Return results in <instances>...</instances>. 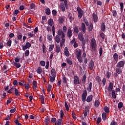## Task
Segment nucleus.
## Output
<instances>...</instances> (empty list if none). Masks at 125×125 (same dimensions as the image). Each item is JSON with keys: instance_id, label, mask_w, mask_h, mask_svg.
<instances>
[{"instance_id": "09e8293b", "label": "nucleus", "mask_w": 125, "mask_h": 125, "mask_svg": "<svg viewBox=\"0 0 125 125\" xmlns=\"http://www.w3.org/2000/svg\"><path fill=\"white\" fill-rule=\"evenodd\" d=\"M103 54V48L100 47L99 48V54H100V57L102 56V54Z\"/></svg>"}, {"instance_id": "473e14b6", "label": "nucleus", "mask_w": 125, "mask_h": 125, "mask_svg": "<svg viewBox=\"0 0 125 125\" xmlns=\"http://www.w3.org/2000/svg\"><path fill=\"white\" fill-rule=\"evenodd\" d=\"M99 105H100V103L99 102V101H95L94 106L96 107V108H98V107H99Z\"/></svg>"}, {"instance_id": "72a5a7b5", "label": "nucleus", "mask_w": 125, "mask_h": 125, "mask_svg": "<svg viewBox=\"0 0 125 125\" xmlns=\"http://www.w3.org/2000/svg\"><path fill=\"white\" fill-rule=\"evenodd\" d=\"M15 94L16 96H19L20 95V91L16 88H15Z\"/></svg>"}, {"instance_id": "79ce46f5", "label": "nucleus", "mask_w": 125, "mask_h": 125, "mask_svg": "<svg viewBox=\"0 0 125 125\" xmlns=\"http://www.w3.org/2000/svg\"><path fill=\"white\" fill-rule=\"evenodd\" d=\"M112 96L113 99H116L117 96H116V93L114 90H112Z\"/></svg>"}, {"instance_id": "49530a36", "label": "nucleus", "mask_w": 125, "mask_h": 125, "mask_svg": "<svg viewBox=\"0 0 125 125\" xmlns=\"http://www.w3.org/2000/svg\"><path fill=\"white\" fill-rule=\"evenodd\" d=\"M15 90V88L12 87L10 90L8 91V93H13Z\"/></svg>"}, {"instance_id": "6e6d98bb", "label": "nucleus", "mask_w": 125, "mask_h": 125, "mask_svg": "<svg viewBox=\"0 0 125 125\" xmlns=\"http://www.w3.org/2000/svg\"><path fill=\"white\" fill-rule=\"evenodd\" d=\"M101 121H102L101 117H98V119H97V123L98 125H99V124L101 123Z\"/></svg>"}, {"instance_id": "39448f33", "label": "nucleus", "mask_w": 125, "mask_h": 125, "mask_svg": "<svg viewBox=\"0 0 125 125\" xmlns=\"http://www.w3.org/2000/svg\"><path fill=\"white\" fill-rule=\"evenodd\" d=\"M31 46H32L31 43L29 42H27L25 43V45H22V50H23V51H25V50H26V49H28V48H30Z\"/></svg>"}, {"instance_id": "37998d69", "label": "nucleus", "mask_w": 125, "mask_h": 125, "mask_svg": "<svg viewBox=\"0 0 125 125\" xmlns=\"http://www.w3.org/2000/svg\"><path fill=\"white\" fill-rule=\"evenodd\" d=\"M45 14L46 15H50V9L47 8L45 9Z\"/></svg>"}, {"instance_id": "774afa93", "label": "nucleus", "mask_w": 125, "mask_h": 125, "mask_svg": "<svg viewBox=\"0 0 125 125\" xmlns=\"http://www.w3.org/2000/svg\"><path fill=\"white\" fill-rule=\"evenodd\" d=\"M118 125V123L116 122V121H112L110 123V125Z\"/></svg>"}, {"instance_id": "7c9ffc66", "label": "nucleus", "mask_w": 125, "mask_h": 125, "mask_svg": "<svg viewBox=\"0 0 125 125\" xmlns=\"http://www.w3.org/2000/svg\"><path fill=\"white\" fill-rule=\"evenodd\" d=\"M48 24L51 27H52V25H53V20L52 19H50L48 21Z\"/></svg>"}, {"instance_id": "aec40b11", "label": "nucleus", "mask_w": 125, "mask_h": 125, "mask_svg": "<svg viewBox=\"0 0 125 125\" xmlns=\"http://www.w3.org/2000/svg\"><path fill=\"white\" fill-rule=\"evenodd\" d=\"M60 7L62 11V12H65V10H66V9L65 8V4H64V3L61 2L60 3Z\"/></svg>"}, {"instance_id": "9b49d317", "label": "nucleus", "mask_w": 125, "mask_h": 125, "mask_svg": "<svg viewBox=\"0 0 125 125\" xmlns=\"http://www.w3.org/2000/svg\"><path fill=\"white\" fill-rule=\"evenodd\" d=\"M32 84H33V90L34 91H36V90H37V87H38V82H37V81H33V83H32Z\"/></svg>"}, {"instance_id": "4d7b16f0", "label": "nucleus", "mask_w": 125, "mask_h": 125, "mask_svg": "<svg viewBox=\"0 0 125 125\" xmlns=\"http://www.w3.org/2000/svg\"><path fill=\"white\" fill-rule=\"evenodd\" d=\"M40 65L42 67H44L45 66V62L44 61H41L40 62Z\"/></svg>"}, {"instance_id": "338daca9", "label": "nucleus", "mask_w": 125, "mask_h": 125, "mask_svg": "<svg viewBox=\"0 0 125 125\" xmlns=\"http://www.w3.org/2000/svg\"><path fill=\"white\" fill-rule=\"evenodd\" d=\"M100 37L103 39V40L105 39V34L103 32L101 33Z\"/></svg>"}, {"instance_id": "bf43d9fd", "label": "nucleus", "mask_w": 125, "mask_h": 125, "mask_svg": "<svg viewBox=\"0 0 125 125\" xmlns=\"http://www.w3.org/2000/svg\"><path fill=\"white\" fill-rule=\"evenodd\" d=\"M62 83H68L67 82V78L65 76L62 78Z\"/></svg>"}, {"instance_id": "a878e982", "label": "nucleus", "mask_w": 125, "mask_h": 125, "mask_svg": "<svg viewBox=\"0 0 125 125\" xmlns=\"http://www.w3.org/2000/svg\"><path fill=\"white\" fill-rule=\"evenodd\" d=\"M45 124L46 125H49V123L50 122V118H49V117H48V116H47L45 118Z\"/></svg>"}, {"instance_id": "5701e85b", "label": "nucleus", "mask_w": 125, "mask_h": 125, "mask_svg": "<svg viewBox=\"0 0 125 125\" xmlns=\"http://www.w3.org/2000/svg\"><path fill=\"white\" fill-rule=\"evenodd\" d=\"M81 28L83 33H85V32H86V27H85V24H84V23H82Z\"/></svg>"}, {"instance_id": "2f4dec72", "label": "nucleus", "mask_w": 125, "mask_h": 125, "mask_svg": "<svg viewBox=\"0 0 125 125\" xmlns=\"http://www.w3.org/2000/svg\"><path fill=\"white\" fill-rule=\"evenodd\" d=\"M36 72H37V74H42V67H38L37 68Z\"/></svg>"}, {"instance_id": "e433bc0d", "label": "nucleus", "mask_w": 125, "mask_h": 125, "mask_svg": "<svg viewBox=\"0 0 125 125\" xmlns=\"http://www.w3.org/2000/svg\"><path fill=\"white\" fill-rule=\"evenodd\" d=\"M102 119L103 121H106V119H107V114H106V113L104 112L102 114Z\"/></svg>"}, {"instance_id": "c9c22d12", "label": "nucleus", "mask_w": 125, "mask_h": 125, "mask_svg": "<svg viewBox=\"0 0 125 125\" xmlns=\"http://www.w3.org/2000/svg\"><path fill=\"white\" fill-rule=\"evenodd\" d=\"M104 111L105 113H106V114H109V113H110V109L108 106H104Z\"/></svg>"}, {"instance_id": "0e129e2a", "label": "nucleus", "mask_w": 125, "mask_h": 125, "mask_svg": "<svg viewBox=\"0 0 125 125\" xmlns=\"http://www.w3.org/2000/svg\"><path fill=\"white\" fill-rule=\"evenodd\" d=\"M59 21L60 24H63V22H64V19L63 18H59Z\"/></svg>"}, {"instance_id": "a211bd4d", "label": "nucleus", "mask_w": 125, "mask_h": 125, "mask_svg": "<svg viewBox=\"0 0 125 125\" xmlns=\"http://www.w3.org/2000/svg\"><path fill=\"white\" fill-rule=\"evenodd\" d=\"M113 87H114V84L112 83H110L109 86L107 87V90H108V91H112Z\"/></svg>"}, {"instance_id": "bb28decb", "label": "nucleus", "mask_w": 125, "mask_h": 125, "mask_svg": "<svg viewBox=\"0 0 125 125\" xmlns=\"http://www.w3.org/2000/svg\"><path fill=\"white\" fill-rule=\"evenodd\" d=\"M51 73L52 76L56 77V71L55 70V69L52 68L51 70Z\"/></svg>"}, {"instance_id": "f257e3e1", "label": "nucleus", "mask_w": 125, "mask_h": 125, "mask_svg": "<svg viewBox=\"0 0 125 125\" xmlns=\"http://www.w3.org/2000/svg\"><path fill=\"white\" fill-rule=\"evenodd\" d=\"M91 47L93 51H97V45L96 44V40L95 39L93 38L91 40Z\"/></svg>"}, {"instance_id": "412c9836", "label": "nucleus", "mask_w": 125, "mask_h": 125, "mask_svg": "<svg viewBox=\"0 0 125 125\" xmlns=\"http://www.w3.org/2000/svg\"><path fill=\"white\" fill-rule=\"evenodd\" d=\"M92 88V83L90 82L88 84V86L87 87V90L88 91V92H91Z\"/></svg>"}, {"instance_id": "052dcab7", "label": "nucleus", "mask_w": 125, "mask_h": 125, "mask_svg": "<svg viewBox=\"0 0 125 125\" xmlns=\"http://www.w3.org/2000/svg\"><path fill=\"white\" fill-rule=\"evenodd\" d=\"M88 29L89 30V31H92V30L93 29V24H92V23L90 24Z\"/></svg>"}, {"instance_id": "f704fd0d", "label": "nucleus", "mask_w": 125, "mask_h": 125, "mask_svg": "<svg viewBox=\"0 0 125 125\" xmlns=\"http://www.w3.org/2000/svg\"><path fill=\"white\" fill-rule=\"evenodd\" d=\"M64 4L66 9H69V5H68V1L67 0H64Z\"/></svg>"}, {"instance_id": "c85d7f7f", "label": "nucleus", "mask_w": 125, "mask_h": 125, "mask_svg": "<svg viewBox=\"0 0 125 125\" xmlns=\"http://www.w3.org/2000/svg\"><path fill=\"white\" fill-rule=\"evenodd\" d=\"M40 99H41V101L42 103V104H44V97L43 95H39Z\"/></svg>"}, {"instance_id": "9d476101", "label": "nucleus", "mask_w": 125, "mask_h": 125, "mask_svg": "<svg viewBox=\"0 0 125 125\" xmlns=\"http://www.w3.org/2000/svg\"><path fill=\"white\" fill-rule=\"evenodd\" d=\"M73 35V32L72 31V29H71V28L69 27L67 33V36L68 38H72V35Z\"/></svg>"}, {"instance_id": "f03ea898", "label": "nucleus", "mask_w": 125, "mask_h": 125, "mask_svg": "<svg viewBox=\"0 0 125 125\" xmlns=\"http://www.w3.org/2000/svg\"><path fill=\"white\" fill-rule=\"evenodd\" d=\"M60 115H61V119H58L56 122L57 125H62V119H63V117H64V112L62 110H61Z\"/></svg>"}, {"instance_id": "7ed1b4c3", "label": "nucleus", "mask_w": 125, "mask_h": 125, "mask_svg": "<svg viewBox=\"0 0 125 125\" xmlns=\"http://www.w3.org/2000/svg\"><path fill=\"white\" fill-rule=\"evenodd\" d=\"M86 96H87V91L86 90H84L83 91V93L81 96L82 101L83 102H85V101H86Z\"/></svg>"}, {"instance_id": "4468645a", "label": "nucleus", "mask_w": 125, "mask_h": 125, "mask_svg": "<svg viewBox=\"0 0 125 125\" xmlns=\"http://www.w3.org/2000/svg\"><path fill=\"white\" fill-rule=\"evenodd\" d=\"M92 99H93V96L92 95H90L87 97L86 101L88 103H89L92 101Z\"/></svg>"}, {"instance_id": "ddd939ff", "label": "nucleus", "mask_w": 125, "mask_h": 125, "mask_svg": "<svg viewBox=\"0 0 125 125\" xmlns=\"http://www.w3.org/2000/svg\"><path fill=\"white\" fill-rule=\"evenodd\" d=\"M112 75V73H111V72L107 71L105 74H104V76L106 78V79H107L108 80H109L110 78H111V76Z\"/></svg>"}, {"instance_id": "603ef678", "label": "nucleus", "mask_w": 125, "mask_h": 125, "mask_svg": "<svg viewBox=\"0 0 125 125\" xmlns=\"http://www.w3.org/2000/svg\"><path fill=\"white\" fill-rule=\"evenodd\" d=\"M52 87V86H51V85L50 84H48V86H47L48 92H50V91H51V87Z\"/></svg>"}, {"instance_id": "4be33fe9", "label": "nucleus", "mask_w": 125, "mask_h": 125, "mask_svg": "<svg viewBox=\"0 0 125 125\" xmlns=\"http://www.w3.org/2000/svg\"><path fill=\"white\" fill-rule=\"evenodd\" d=\"M76 55L77 57H80V56H82V51L81 50V49H79L78 50V49H76Z\"/></svg>"}, {"instance_id": "5fc2aeb1", "label": "nucleus", "mask_w": 125, "mask_h": 125, "mask_svg": "<svg viewBox=\"0 0 125 125\" xmlns=\"http://www.w3.org/2000/svg\"><path fill=\"white\" fill-rule=\"evenodd\" d=\"M77 59L80 63H83V58H82V56L77 57Z\"/></svg>"}, {"instance_id": "423d86ee", "label": "nucleus", "mask_w": 125, "mask_h": 125, "mask_svg": "<svg viewBox=\"0 0 125 125\" xmlns=\"http://www.w3.org/2000/svg\"><path fill=\"white\" fill-rule=\"evenodd\" d=\"M73 83L75 85L77 84H81V81H80V78L78 76H74V80L73 81Z\"/></svg>"}, {"instance_id": "20e7f679", "label": "nucleus", "mask_w": 125, "mask_h": 125, "mask_svg": "<svg viewBox=\"0 0 125 125\" xmlns=\"http://www.w3.org/2000/svg\"><path fill=\"white\" fill-rule=\"evenodd\" d=\"M77 10L78 13V17L79 19H81V18L83 17V11L82 8H81V7L79 6L77 8Z\"/></svg>"}, {"instance_id": "2eb2a0df", "label": "nucleus", "mask_w": 125, "mask_h": 125, "mask_svg": "<svg viewBox=\"0 0 125 125\" xmlns=\"http://www.w3.org/2000/svg\"><path fill=\"white\" fill-rule=\"evenodd\" d=\"M113 59L114 61H115L116 63H118V61H119V55L117 53H115L113 55Z\"/></svg>"}, {"instance_id": "680f3d73", "label": "nucleus", "mask_w": 125, "mask_h": 125, "mask_svg": "<svg viewBox=\"0 0 125 125\" xmlns=\"http://www.w3.org/2000/svg\"><path fill=\"white\" fill-rule=\"evenodd\" d=\"M64 33V32H63V31H62V29H60L58 32V35L59 36H61L62 34H63Z\"/></svg>"}, {"instance_id": "ea45409f", "label": "nucleus", "mask_w": 125, "mask_h": 125, "mask_svg": "<svg viewBox=\"0 0 125 125\" xmlns=\"http://www.w3.org/2000/svg\"><path fill=\"white\" fill-rule=\"evenodd\" d=\"M55 78H56V76H50V82H51V83H53L54 81H55Z\"/></svg>"}, {"instance_id": "13d9d810", "label": "nucleus", "mask_w": 125, "mask_h": 125, "mask_svg": "<svg viewBox=\"0 0 125 125\" xmlns=\"http://www.w3.org/2000/svg\"><path fill=\"white\" fill-rule=\"evenodd\" d=\"M112 14L114 17H117V15H118V14H117V11H116V10H114L112 11Z\"/></svg>"}, {"instance_id": "e2e57ef3", "label": "nucleus", "mask_w": 125, "mask_h": 125, "mask_svg": "<svg viewBox=\"0 0 125 125\" xmlns=\"http://www.w3.org/2000/svg\"><path fill=\"white\" fill-rule=\"evenodd\" d=\"M54 48V45H50L49 48V51H52Z\"/></svg>"}, {"instance_id": "f3484780", "label": "nucleus", "mask_w": 125, "mask_h": 125, "mask_svg": "<svg viewBox=\"0 0 125 125\" xmlns=\"http://www.w3.org/2000/svg\"><path fill=\"white\" fill-rule=\"evenodd\" d=\"M115 71L116 73H117L118 74H119V75H121V74L123 73V70L122 69V68H121V67H117L115 69Z\"/></svg>"}, {"instance_id": "69168bd1", "label": "nucleus", "mask_w": 125, "mask_h": 125, "mask_svg": "<svg viewBox=\"0 0 125 125\" xmlns=\"http://www.w3.org/2000/svg\"><path fill=\"white\" fill-rule=\"evenodd\" d=\"M52 31L53 32V36H54L55 35V27L54 25L52 26Z\"/></svg>"}, {"instance_id": "4c0bfd02", "label": "nucleus", "mask_w": 125, "mask_h": 125, "mask_svg": "<svg viewBox=\"0 0 125 125\" xmlns=\"http://www.w3.org/2000/svg\"><path fill=\"white\" fill-rule=\"evenodd\" d=\"M14 66H15V67L18 69L19 68H20L21 67V64L17 62H14Z\"/></svg>"}, {"instance_id": "de8ad7c7", "label": "nucleus", "mask_w": 125, "mask_h": 125, "mask_svg": "<svg viewBox=\"0 0 125 125\" xmlns=\"http://www.w3.org/2000/svg\"><path fill=\"white\" fill-rule=\"evenodd\" d=\"M118 109H122V108H123V107H124V104H123L122 102H120L118 104Z\"/></svg>"}, {"instance_id": "b1692460", "label": "nucleus", "mask_w": 125, "mask_h": 125, "mask_svg": "<svg viewBox=\"0 0 125 125\" xmlns=\"http://www.w3.org/2000/svg\"><path fill=\"white\" fill-rule=\"evenodd\" d=\"M85 110L84 113V116L86 117V116H87V112L89 111V109H90L89 106H85Z\"/></svg>"}, {"instance_id": "cd10ccee", "label": "nucleus", "mask_w": 125, "mask_h": 125, "mask_svg": "<svg viewBox=\"0 0 125 125\" xmlns=\"http://www.w3.org/2000/svg\"><path fill=\"white\" fill-rule=\"evenodd\" d=\"M82 82V83H83V84H85V83H86V75H84L83 76Z\"/></svg>"}, {"instance_id": "c03bdc74", "label": "nucleus", "mask_w": 125, "mask_h": 125, "mask_svg": "<svg viewBox=\"0 0 125 125\" xmlns=\"http://www.w3.org/2000/svg\"><path fill=\"white\" fill-rule=\"evenodd\" d=\"M52 14L53 16H56L57 15V11L55 9H54L52 11Z\"/></svg>"}, {"instance_id": "6e6552de", "label": "nucleus", "mask_w": 125, "mask_h": 125, "mask_svg": "<svg viewBox=\"0 0 125 125\" xmlns=\"http://www.w3.org/2000/svg\"><path fill=\"white\" fill-rule=\"evenodd\" d=\"M89 69L92 71L93 70V68L94 67V62L93 61L91 60L88 64Z\"/></svg>"}, {"instance_id": "1a4fd4ad", "label": "nucleus", "mask_w": 125, "mask_h": 125, "mask_svg": "<svg viewBox=\"0 0 125 125\" xmlns=\"http://www.w3.org/2000/svg\"><path fill=\"white\" fill-rule=\"evenodd\" d=\"M12 43V40H11V39L9 38L7 42L4 43V46H6L7 45V46H9V47H10V46H11Z\"/></svg>"}, {"instance_id": "3c124183", "label": "nucleus", "mask_w": 125, "mask_h": 125, "mask_svg": "<svg viewBox=\"0 0 125 125\" xmlns=\"http://www.w3.org/2000/svg\"><path fill=\"white\" fill-rule=\"evenodd\" d=\"M74 32L76 33V34H78L79 33V28L77 27V26L73 27Z\"/></svg>"}, {"instance_id": "393cba45", "label": "nucleus", "mask_w": 125, "mask_h": 125, "mask_svg": "<svg viewBox=\"0 0 125 125\" xmlns=\"http://www.w3.org/2000/svg\"><path fill=\"white\" fill-rule=\"evenodd\" d=\"M105 29H106L105 23L103 22L101 25V30L102 32H105Z\"/></svg>"}, {"instance_id": "58836bf2", "label": "nucleus", "mask_w": 125, "mask_h": 125, "mask_svg": "<svg viewBox=\"0 0 125 125\" xmlns=\"http://www.w3.org/2000/svg\"><path fill=\"white\" fill-rule=\"evenodd\" d=\"M30 55V51L29 50H26L24 52V56L25 57H28Z\"/></svg>"}, {"instance_id": "a19ab883", "label": "nucleus", "mask_w": 125, "mask_h": 125, "mask_svg": "<svg viewBox=\"0 0 125 125\" xmlns=\"http://www.w3.org/2000/svg\"><path fill=\"white\" fill-rule=\"evenodd\" d=\"M66 62L68 65H72L73 64V62L68 58L66 59Z\"/></svg>"}, {"instance_id": "8fccbe9b", "label": "nucleus", "mask_w": 125, "mask_h": 125, "mask_svg": "<svg viewBox=\"0 0 125 125\" xmlns=\"http://www.w3.org/2000/svg\"><path fill=\"white\" fill-rule=\"evenodd\" d=\"M82 42V48H85V40L83 39V41H81Z\"/></svg>"}, {"instance_id": "864d4df0", "label": "nucleus", "mask_w": 125, "mask_h": 125, "mask_svg": "<svg viewBox=\"0 0 125 125\" xmlns=\"http://www.w3.org/2000/svg\"><path fill=\"white\" fill-rule=\"evenodd\" d=\"M30 9H34V8H36V4H35V3H32L30 4Z\"/></svg>"}, {"instance_id": "6ab92c4d", "label": "nucleus", "mask_w": 125, "mask_h": 125, "mask_svg": "<svg viewBox=\"0 0 125 125\" xmlns=\"http://www.w3.org/2000/svg\"><path fill=\"white\" fill-rule=\"evenodd\" d=\"M78 39L80 41H83V40H84V38H83V34L82 32H80L78 34Z\"/></svg>"}, {"instance_id": "a18cd8bd", "label": "nucleus", "mask_w": 125, "mask_h": 125, "mask_svg": "<svg viewBox=\"0 0 125 125\" xmlns=\"http://www.w3.org/2000/svg\"><path fill=\"white\" fill-rule=\"evenodd\" d=\"M56 52L59 53L60 52V46L58 44L56 45Z\"/></svg>"}, {"instance_id": "c756f323", "label": "nucleus", "mask_w": 125, "mask_h": 125, "mask_svg": "<svg viewBox=\"0 0 125 125\" xmlns=\"http://www.w3.org/2000/svg\"><path fill=\"white\" fill-rule=\"evenodd\" d=\"M61 40L60 39V37H59V35H56L55 37V41L57 43H59L60 42Z\"/></svg>"}, {"instance_id": "f8f14e48", "label": "nucleus", "mask_w": 125, "mask_h": 125, "mask_svg": "<svg viewBox=\"0 0 125 125\" xmlns=\"http://www.w3.org/2000/svg\"><path fill=\"white\" fill-rule=\"evenodd\" d=\"M93 18L94 23L98 22V16H97V15L95 13H93Z\"/></svg>"}, {"instance_id": "dca6fc26", "label": "nucleus", "mask_w": 125, "mask_h": 125, "mask_svg": "<svg viewBox=\"0 0 125 125\" xmlns=\"http://www.w3.org/2000/svg\"><path fill=\"white\" fill-rule=\"evenodd\" d=\"M64 54L66 57H69L70 56V52H69V50L67 47L64 48Z\"/></svg>"}, {"instance_id": "0eeeda50", "label": "nucleus", "mask_w": 125, "mask_h": 125, "mask_svg": "<svg viewBox=\"0 0 125 125\" xmlns=\"http://www.w3.org/2000/svg\"><path fill=\"white\" fill-rule=\"evenodd\" d=\"M125 61H120L117 63L116 65V67L119 68H123V67H125Z\"/></svg>"}]
</instances>
